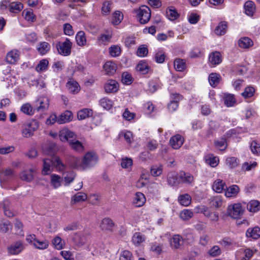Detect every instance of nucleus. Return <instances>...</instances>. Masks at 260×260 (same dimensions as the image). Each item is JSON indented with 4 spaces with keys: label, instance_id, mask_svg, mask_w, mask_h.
<instances>
[{
    "label": "nucleus",
    "instance_id": "1",
    "mask_svg": "<svg viewBox=\"0 0 260 260\" xmlns=\"http://www.w3.org/2000/svg\"><path fill=\"white\" fill-rule=\"evenodd\" d=\"M51 167H54L59 172H62L66 168V165L62 162L60 158L56 155L53 156L51 159H44L43 174L45 175L48 174Z\"/></svg>",
    "mask_w": 260,
    "mask_h": 260
},
{
    "label": "nucleus",
    "instance_id": "2",
    "mask_svg": "<svg viewBox=\"0 0 260 260\" xmlns=\"http://www.w3.org/2000/svg\"><path fill=\"white\" fill-rule=\"evenodd\" d=\"M39 127L38 121L31 119L25 122L22 125L21 134L23 137L29 138L34 135V133Z\"/></svg>",
    "mask_w": 260,
    "mask_h": 260
},
{
    "label": "nucleus",
    "instance_id": "3",
    "mask_svg": "<svg viewBox=\"0 0 260 260\" xmlns=\"http://www.w3.org/2000/svg\"><path fill=\"white\" fill-rule=\"evenodd\" d=\"M72 43L69 38H66L63 42H58L56 45L59 54L63 56H69L71 53Z\"/></svg>",
    "mask_w": 260,
    "mask_h": 260
},
{
    "label": "nucleus",
    "instance_id": "4",
    "mask_svg": "<svg viewBox=\"0 0 260 260\" xmlns=\"http://www.w3.org/2000/svg\"><path fill=\"white\" fill-rule=\"evenodd\" d=\"M82 167L83 170L94 166L98 162L96 155L92 152L87 153L82 159Z\"/></svg>",
    "mask_w": 260,
    "mask_h": 260
},
{
    "label": "nucleus",
    "instance_id": "5",
    "mask_svg": "<svg viewBox=\"0 0 260 260\" xmlns=\"http://www.w3.org/2000/svg\"><path fill=\"white\" fill-rule=\"evenodd\" d=\"M138 19L141 24H146L151 17V11L149 7L146 6H141L137 10Z\"/></svg>",
    "mask_w": 260,
    "mask_h": 260
},
{
    "label": "nucleus",
    "instance_id": "6",
    "mask_svg": "<svg viewBox=\"0 0 260 260\" xmlns=\"http://www.w3.org/2000/svg\"><path fill=\"white\" fill-rule=\"evenodd\" d=\"M244 210L241 204L237 203L229 206L228 214L234 219L240 218L243 214Z\"/></svg>",
    "mask_w": 260,
    "mask_h": 260
},
{
    "label": "nucleus",
    "instance_id": "7",
    "mask_svg": "<svg viewBox=\"0 0 260 260\" xmlns=\"http://www.w3.org/2000/svg\"><path fill=\"white\" fill-rule=\"evenodd\" d=\"M58 137L62 142L68 141L69 143L75 141L77 138L76 135L73 132L66 128L60 131Z\"/></svg>",
    "mask_w": 260,
    "mask_h": 260
},
{
    "label": "nucleus",
    "instance_id": "8",
    "mask_svg": "<svg viewBox=\"0 0 260 260\" xmlns=\"http://www.w3.org/2000/svg\"><path fill=\"white\" fill-rule=\"evenodd\" d=\"M23 243L21 241H17L7 248L8 252L12 255H17L20 253L24 249Z\"/></svg>",
    "mask_w": 260,
    "mask_h": 260
},
{
    "label": "nucleus",
    "instance_id": "9",
    "mask_svg": "<svg viewBox=\"0 0 260 260\" xmlns=\"http://www.w3.org/2000/svg\"><path fill=\"white\" fill-rule=\"evenodd\" d=\"M49 106V100L46 97H40L35 102L36 110L37 112L46 111Z\"/></svg>",
    "mask_w": 260,
    "mask_h": 260
},
{
    "label": "nucleus",
    "instance_id": "10",
    "mask_svg": "<svg viewBox=\"0 0 260 260\" xmlns=\"http://www.w3.org/2000/svg\"><path fill=\"white\" fill-rule=\"evenodd\" d=\"M104 89L106 93H115L119 89V84L115 80H108L104 84Z\"/></svg>",
    "mask_w": 260,
    "mask_h": 260
},
{
    "label": "nucleus",
    "instance_id": "11",
    "mask_svg": "<svg viewBox=\"0 0 260 260\" xmlns=\"http://www.w3.org/2000/svg\"><path fill=\"white\" fill-rule=\"evenodd\" d=\"M179 174L180 182L188 185H191L193 183L194 177L190 173L181 171Z\"/></svg>",
    "mask_w": 260,
    "mask_h": 260
},
{
    "label": "nucleus",
    "instance_id": "12",
    "mask_svg": "<svg viewBox=\"0 0 260 260\" xmlns=\"http://www.w3.org/2000/svg\"><path fill=\"white\" fill-rule=\"evenodd\" d=\"M246 236L253 240L258 239L260 237V228L257 226L248 228L246 232Z\"/></svg>",
    "mask_w": 260,
    "mask_h": 260
},
{
    "label": "nucleus",
    "instance_id": "13",
    "mask_svg": "<svg viewBox=\"0 0 260 260\" xmlns=\"http://www.w3.org/2000/svg\"><path fill=\"white\" fill-rule=\"evenodd\" d=\"M183 243V239L179 235H173L170 239V245L173 248H179Z\"/></svg>",
    "mask_w": 260,
    "mask_h": 260
},
{
    "label": "nucleus",
    "instance_id": "14",
    "mask_svg": "<svg viewBox=\"0 0 260 260\" xmlns=\"http://www.w3.org/2000/svg\"><path fill=\"white\" fill-rule=\"evenodd\" d=\"M170 143L173 148L177 149L183 144V139L181 135H176L171 138Z\"/></svg>",
    "mask_w": 260,
    "mask_h": 260
},
{
    "label": "nucleus",
    "instance_id": "15",
    "mask_svg": "<svg viewBox=\"0 0 260 260\" xmlns=\"http://www.w3.org/2000/svg\"><path fill=\"white\" fill-rule=\"evenodd\" d=\"M103 68L106 72V75L111 76L116 72L117 70V66L114 62L109 61L104 64Z\"/></svg>",
    "mask_w": 260,
    "mask_h": 260
},
{
    "label": "nucleus",
    "instance_id": "16",
    "mask_svg": "<svg viewBox=\"0 0 260 260\" xmlns=\"http://www.w3.org/2000/svg\"><path fill=\"white\" fill-rule=\"evenodd\" d=\"M100 226L102 230L112 231L114 226V223L111 219L107 217L102 220Z\"/></svg>",
    "mask_w": 260,
    "mask_h": 260
},
{
    "label": "nucleus",
    "instance_id": "17",
    "mask_svg": "<svg viewBox=\"0 0 260 260\" xmlns=\"http://www.w3.org/2000/svg\"><path fill=\"white\" fill-rule=\"evenodd\" d=\"M221 55L219 52L215 51L210 54L209 56V61L211 64H218L221 62Z\"/></svg>",
    "mask_w": 260,
    "mask_h": 260
},
{
    "label": "nucleus",
    "instance_id": "18",
    "mask_svg": "<svg viewBox=\"0 0 260 260\" xmlns=\"http://www.w3.org/2000/svg\"><path fill=\"white\" fill-rule=\"evenodd\" d=\"M167 180L169 184L172 186H177L180 182L179 174L175 172L169 173Z\"/></svg>",
    "mask_w": 260,
    "mask_h": 260
},
{
    "label": "nucleus",
    "instance_id": "19",
    "mask_svg": "<svg viewBox=\"0 0 260 260\" xmlns=\"http://www.w3.org/2000/svg\"><path fill=\"white\" fill-rule=\"evenodd\" d=\"M227 28L228 23L226 21H221L215 27L214 32L217 36H222L225 34Z\"/></svg>",
    "mask_w": 260,
    "mask_h": 260
},
{
    "label": "nucleus",
    "instance_id": "20",
    "mask_svg": "<svg viewBox=\"0 0 260 260\" xmlns=\"http://www.w3.org/2000/svg\"><path fill=\"white\" fill-rule=\"evenodd\" d=\"M72 118V113L70 111H66L59 116L57 120V122L59 124L64 123L71 121Z\"/></svg>",
    "mask_w": 260,
    "mask_h": 260
},
{
    "label": "nucleus",
    "instance_id": "21",
    "mask_svg": "<svg viewBox=\"0 0 260 260\" xmlns=\"http://www.w3.org/2000/svg\"><path fill=\"white\" fill-rule=\"evenodd\" d=\"M34 172L35 171L32 169L25 170L21 172L20 177L22 180L30 182L34 179Z\"/></svg>",
    "mask_w": 260,
    "mask_h": 260
},
{
    "label": "nucleus",
    "instance_id": "22",
    "mask_svg": "<svg viewBox=\"0 0 260 260\" xmlns=\"http://www.w3.org/2000/svg\"><path fill=\"white\" fill-rule=\"evenodd\" d=\"M19 54L17 50H12L7 53L6 60L9 63H15L19 59Z\"/></svg>",
    "mask_w": 260,
    "mask_h": 260
},
{
    "label": "nucleus",
    "instance_id": "23",
    "mask_svg": "<svg viewBox=\"0 0 260 260\" xmlns=\"http://www.w3.org/2000/svg\"><path fill=\"white\" fill-rule=\"evenodd\" d=\"M146 201L144 195L141 192H137L135 194L133 203L136 207L142 206Z\"/></svg>",
    "mask_w": 260,
    "mask_h": 260
},
{
    "label": "nucleus",
    "instance_id": "24",
    "mask_svg": "<svg viewBox=\"0 0 260 260\" xmlns=\"http://www.w3.org/2000/svg\"><path fill=\"white\" fill-rule=\"evenodd\" d=\"M87 199V196L85 193L83 192H78L76 193L71 199V204L74 205L77 203L83 202Z\"/></svg>",
    "mask_w": 260,
    "mask_h": 260
},
{
    "label": "nucleus",
    "instance_id": "25",
    "mask_svg": "<svg viewBox=\"0 0 260 260\" xmlns=\"http://www.w3.org/2000/svg\"><path fill=\"white\" fill-rule=\"evenodd\" d=\"M69 162L72 168L78 170H83L82 167V162L80 159L72 156L69 158Z\"/></svg>",
    "mask_w": 260,
    "mask_h": 260
},
{
    "label": "nucleus",
    "instance_id": "26",
    "mask_svg": "<svg viewBox=\"0 0 260 260\" xmlns=\"http://www.w3.org/2000/svg\"><path fill=\"white\" fill-rule=\"evenodd\" d=\"M77 44L80 46H84L86 44L85 33L83 31H79L76 36Z\"/></svg>",
    "mask_w": 260,
    "mask_h": 260
},
{
    "label": "nucleus",
    "instance_id": "27",
    "mask_svg": "<svg viewBox=\"0 0 260 260\" xmlns=\"http://www.w3.org/2000/svg\"><path fill=\"white\" fill-rule=\"evenodd\" d=\"M92 114V111L90 109L84 108L78 111L77 117L79 120H83L91 116Z\"/></svg>",
    "mask_w": 260,
    "mask_h": 260
},
{
    "label": "nucleus",
    "instance_id": "28",
    "mask_svg": "<svg viewBox=\"0 0 260 260\" xmlns=\"http://www.w3.org/2000/svg\"><path fill=\"white\" fill-rule=\"evenodd\" d=\"M225 183L220 179L215 181L212 185V189L217 193H220L224 189Z\"/></svg>",
    "mask_w": 260,
    "mask_h": 260
},
{
    "label": "nucleus",
    "instance_id": "29",
    "mask_svg": "<svg viewBox=\"0 0 260 260\" xmlns=\"http://www.w3.org/2000/svg\"><path fill=\"white\" fill-rule=\"evenodd\" d=\"M239 191V188L237 185H233L226 189L225 195L226 197H235Z\"/></svg>",
    "mask_w": 260,
    "mask_h": 260
},
{
    "label": "nucleus",
    "instance_id": "30",
    "mask_svg": "<svg viewBox=\"0 0 260 260\" xmlns=\"http://www.w3.org/2000/svg\"><path fill=\"white\" fill-rule=\"evenodd\" d=\"M238 44L241 48L246 49L253 45V42L250 38L244 37L239 40Z\"/></svg>",
    "mask_w": 260,
    "mask_h": 260
},
{
    "label": "nucleus",
    "instance_id": "31",
    "mask_svg": "<svg viewBox=\"0 0 260 260\" xmlns=\"http://www.w3.org/2000/svg\"><path fill=\"white\" fill-rule=\"evenodd\" d=\"M166 16L170 20H174L177 19L179 15L176 10L173 7H171L166 10Z\"/></svg>",
    "mask_w": 260,
    "mask_h": 260
},
{
    "label": "nucleus",
    "instance_id": "32",
    "mask_svg": "<svg viewBox=\"0 0 260 260\" xmlns=\"http://www.w3.org/2000/svg\"><path fill=\"white\" fill-rule=\"evenodd\" d=\"M223 201L221 196H218L211 198L210 200V204L211 207L218 208L221 207Z\"/></svg>",
    "mask_w": 260,
    "mask_h": 260
},
{
    "label": "nucleus",
    "instance_id": "33",
    "mask_svg": "<svg viewBox=\"0 0 260 260\" xmlns=\"http://www.w3.org/2000/svg\"><path fill=\"white\" fill-rule=\"evenodd\" d=\"M50 48V46L47 42H43L40 43L37 47V50L41 55H44L47 53Z\"/></svg>",
    "mask_w": 260,
    "mask_h": 260
},
{
    "label": "nucleus",
    "instance_id": "34",
    "mask_svg": "<svg viewBox=\"0 0 260 260\" xmlns=\"http://www.w3.org/2000/svg\"><path fill=\"white\" fill-rule=\"evenodd\" d=\"M247 208L251 212H257L260 209L259 202L257 200L251 201L247 204Z\"/></svg>",
    "mask_w": 260,
    "mask_h": 260
},
{
    "label": "nucleus",
    "instance_id": "35",
    "mask_svg": "<svg viewBox=\"0 0 260 260\" xmlns=\"http://www.w3.org/2000/svg\"><path fill=\"white\" fill-rule=\"evenodd\" d=\"M220 76L217 73H211L209 76V82L212 87L216 86L219 83Z\"/></svg>",
    "mask_w": 260,
    "mask_h": 260
},
{
    "label": "nucleus",
    "instance_id": "36",
    "mask_svg": "<svg viewBox=\"0 0 260 260\" xmlns=\"http://www.w3.org/2000/svg\"><path fill=\"white\" fill-rule=\"evenodd\" d=\"M244 9L246 14L248 16H252L255 10V5L252 1H247L245 3Z\"/></svg>",
    "mask_w": 260,
    "mask_h": 260
},
{
    "label": "nucleus",
    "instance_id": "37",
    "mask_svg": "<svg viewBox=\"0 0 260 260\" xmlns=\"http://www.w3.org/2000/svg\"><path fill=\"white\" fill-rule=\"evenodd\" d=\"M174 66L177 71L182 72L186 67L185 62L183 59H176L174 62Z\"/></svg>",
    "mask_w": 260,
    "mask_h": 260
},
{
    "label": "nucleus",
    "instance_id": "38",
    "mask_svg": "<svg viewBox=\"0 0 260 260\" xmlns=\"http://www.w3.org/2000/svg\"><path fill=\"white\" fill-rule=\"evenodd\" d=\"M9 8L10 12L17 13L23 9V5L21 3H12L9 4Z\"/></svg>",
    "mask_w": 260,
    "mask_h": 260
},
{
    "label": "nucleus",
    "instance_id": "39",
    "mask_svg": "<svg viewBox=\"0 0 260 260\" xmlns=\"http://www.w3.org/2000/svg\"><path fill=\"white\" fill-rule=\"evenodd\" d=\"M36 109H34L30 104L26 103L21 107V111L24 114L28 115H32L34 114Z\"/></svg>",
    "mask_w": 260,
    "mask_h": 260
},
{
    "label": "nucleus",
    "instance_id": "40",
    "mask_svg": "<svg viewBox=\"0 0 260 260\" xmlns=\"http://www.w3.org/2000/svg\"><path fill=\"white\" fill-rule=\"evenodd\" d=\"M10 202L8 200H5L3 202V210L5 215L10 218L14 216V213L10 208Z\"/></svg>",
    "mask_w": 260,
    "mask_h": 260
},
{
    "label": "nucleus",
    "instance_id": "41",
    "mask_svg": "<svg viewBox=\"0 0 260 260\" xmlns=\"http://www.w3.org/2000/svg\"><path fill=\"white\" fill-rule=\"evenodd\" d=\"M178 201L181 205L184 206H187L189 205L191 202V197L187 193L182 194L178 197Z\"/></svg>",
    "mask_w": 260,
    "mask_h": 260
},
{
    "label": "nucleus",
    "instance_id": "42",
    "mask_svg": "<svg viewBox=\"0 0 260 260\" xmlns=\"http://www.w3.org/2000/svg\"><path fill=\"white\" fill-rule=\"evenodd\" d=\"M51 178V185L54 188H57L60 186L61 178L59 176L55 174H52Z\"/></svg>",
    "mask_w": 260,
    "mask_h": 260
},
{
    "label": "nucleus",
    "instance_id": "43",
    "mask_svg": "<svg viewBox=\"0 0 260 260\" xmlns=\"http://www.w3.org/2000/svg\"><path fill=\"white\" fill-rule=\"evenodd\" d=\"M69 144L71 147L76 151L81 152L83 150L84 147L82 144L76 139Z\"/></svg>",
    "mask_w": 260,
    "mask_h": 260
},
{
    "label": "nucleus",
    "instance_id": "44",
    "mask_svg": "<svg viewBox=\"0 0 260 260\" xmlns=\"http://www.w3.org/2000/svg\"><path fill=\"white\" fill-rule=\"evenodd\" d=\"M67 87L70 90V92L77 93L79 91L78 84L74 81H69L67 83Z\"/></svg>",
    "mask_w": 260,
    "mask_h": 260
},
{
    "label": "nucleus",
    "instance_id": "45",
    "mask_svg": "<svg viewBox=\"0 0 260 260\" xmlns=\"http://www.w3.org/2000/svg\"><path fill=\"white\" fill-rule=\"evenodd\" d=\"M120 260H135L131 252L128 250H123L120 255Z\"/></svg>",
    "mask_w": 260,
    "mask_h": 260
},
{
    "label": "nucleus",
    "instance_id": "46",
    "mask_svg": "<svg viewBox=\"0 0 260 260\" xmlns=\"http://www.w3.org/2000/svg\"><path fill=\"white\" fill-rule=\"evenodd\" d=\"M218 158L213 156L212 154H209L206 159L207 163L212 167H216L218 165Z\"/></svg>",
    "mask_w": 260,
    "mask_h": 260
},
{
    "label": "nucleus",
    "instance_id": "47",
    "mask_svg": "<svg viewBox=\"0 0 260 260\" xmlns=\"http://www.w3.org/2000/svg\"><path fill=\"white\" fill-rule=\"evenodd\" d=\"M239 160L237 158L235 157H230L226 159V164L230 168H234L238 165Z\"/></svg>",
    "mask_w": 260,
    "mask_h": 260
},
{
    "label": "nucleus",
    "instance_id": "48",
    "mask_svg": "<svg viewBox=\"0 0 260 260\" xmlns=\"http://www.w3.org/2000/svg\"><path fill=\"white\" fill-rule=\"evenodd\" d=\"M75 176L76 174L75 172L73 171L67 173L66 175L64 177L65 185H69L71 182H72L75 179Z\"/></svg>",
    "mask_w": 260,
    "mask_h": 260
},
{
    "label": "nucleus",
    "instance_id": "49",
    "mask_svg": "<svg viewBox=\"0 0 260 260\" xmlns=\"http://www.w3.org/2000/svg\"><path fill=\"white\" fill-rule=\"evenodd\" d=\"M137 70L145 74L148 72L149 67L146 62L141 61L138 64Z\"/></svg>",
    "mask_w": 260,
    "mask_h": 260
},
{
    "label": "nucleus",
    "instance_id": "50",
    "mask_svg": "<svg viewBox=\"0 0 260 260\" xmlns=\"http://www.w3.org/2000/svg\"><path fill=\"white\" fill-rule=\"evenodd\" d=\"M255 92V89L251 86H248L245 88L244 91L242 93V95L244 98H249L252 97Z\"/></svg>",
    "mask_w": 260,
    "mask_h": 260
},
{
    "label": "nucleus",
    "instance_id": "51",
    "mask_svg": "<svg viewBox=\"0 0 260 260\" xmlns=\"http://www.w3.org/2000/svg\"><path fill=\"white\" fill-rule=\"evenodd\" d=\"M49 62L47 59L41 60L37 66L36 69L38 72H41L47 69Z\"/></svg>",
    "mask_w": 260,
    "mask_h": 260
},
{
    "label": "nucleus",
    "instance_id": "52",
    "mask_svg": "<svg viewBox=\"0 0 260 260\" xmlns=\"http://www.w3.org/2000/svg\"><path fill=\"white\" fill-rule=\"evenodd\" d=\"M100 105L106 109H110L112 107V101L107 98L101 99Z\"/></svg>",
    "mask_w": 260,
    "mask_h": 260
},
{
    "label": "nucleus",
    "instance_id": "53",
    "mask_svg": "<svg viewBox=\"0 0 260 260\" xmlns=\"http://www.w3.org/2000/svg\"><path fill=\"white\" fill-rule=\"evenodd\" d=\"M192 216V212L188 209H185L183 210L181 212L180 215V218L184 220H188L189 219L191 218Z\"/></svg>",
    "mask_w": 260,
    "mask_h": 260
},
{
    "label": "nucleus",
    "instance_id": "54",
    "mask_svg": "<svg viewBox=\"0 0 260 260\" xmlns=\"http://www.w3.org/2000/svg\"><path fill=\"white\" fill-rule=\"evenodd\" d=\"M109 52L112 56L116 57L120 55L121 49L120 47L117 45H113L109 48Z\"/></svg>",
    "mask_w": 260,
    "mask_h": 260
},
{
    "label": "nucleus",
    "instance_id": "55",
    "mask_svg": "<svg viewBox=\"0 0 260 260\" xmlns=\"http://www.w3.org/2000/svg\"><path fill=\"white\" fill-rule=\"evenodd\" d=\"M162 172V166H153L152 167L150 173L151 175L153 176H159Z\"/></svg>",
    "mask_w": 260,
    "mask_h": 260
},
{
    "label": "nucleus",
    "instance_id": "56",
    "mask_svg": "<svg viewBox=\"0 0 260 260\" xmlns=\"http://www.w3.org/2000/svg\"><path fill=\"white\" fill-rule=\"evenodd\" d=\"M123 19V15L120 11H116L113 14L112 22L114 24H118Z\"/></svg>",
    "mask_w": 260,
    "mask_h": 260
},
{
    "label": "nucleus",
    "instance_id": "57",
    "mask_svg": "<svg viewBox=\"0 0 260 260\" xmlns=\"http://www.w3.org/2000/svg\"><path fill=\"white\" fill-rule=\"evenodd\" d=\"M121 81L123 83L129 85L132 82V77L131 75L127 72H124L122 74Z\"/></svg>",
    "mask_w": 260,
    "mask_h": 260
},
{
    "label": "nucleus",
    "instance_id": "58",
    "mask_svg": "<svg viewBox=\"0 0 260 260\" xmlns=\"http://www.w3.org/2000/svg\"><path fill=\"white\" fill-rule=\"evenodd\" d=\"M235 103V99L232 94H227L224 97V103L228 107L232 106Z\"/></svg>",
    "mask_w": 260,
    "mask_h": 260
},
{
    "label": "nucleus",
    "instance_id": "59",
    "mask_svg": "<svg viewBox=\"0 0 260 260\" xmlns=\"http://www.w3.org/2000/svg\"><path fill=\"white\" fill-rule=\"evenodd\" d=\"M14 150L15 147L13 146L0 147V154L2 155L8 154L11 152H13Z\"/></svg>",
    "mask_w": 260,
    "mask_h": 260
},
{
    "label": "nucleus",
    "instance_id": "60",
    "mask_svg": "<svg viewBox=\"0 0 260 260\" xmlns=\"http://www.w3.org/2000/svg\"><path fill=\"white\" fill-rule=\"evenodd\" d=\"M36 244L34 243V247L39 249H45L48 246V243L47 241H40L37 239Z\"/></svg>",
    "mask_w": 260,
    "mask_h": 260
},
{
    "label": "nucleus",
    "instance_id": "61",
    "mask_svg": "<svg viewBox=\"0 0 260 260\" xmlns=\"http://www.w3.org/2000/svg\"><path fill=\"white\" fill-rule=\"evenodd\" d=\"M144 240L143 237L140 233H136L132 238L133 242L135 245H139Z\"/></svg>",
    "mask_w": 260,
    "mask_h": 260
},
{
    "label": "nucleus",
    "instance_id": "62",
    "mask_svg": "<svg viewBox=\"0 0 260 260\" xmlns=\"http://www.w3.org/2000/svg\"><path fill=\"white\" fill-rule=\"evenodd\" d=\"M63 31L64 34L68 36H72L74 33L72 26L68 23L63 25Z\"/></svg>",
    "mask_w": 260,
    "mask_h": 260
},
{
    "label": "nucleus",
    "instance_id": "63",
    "mask_svg": "<svg viewBox=\"0 0 260 260\" xmlns=\"http://www.w3.org/2000/svg\"><path fill=\"white\" fill-rule=\"evenodd\" d=\"M166 55L162 51H159L155 54V59L158 63H162L165 59Z\"/></svg>",
    "mask_w": 260,
    "mask_h": 260
},
{
    "label": "nucleus",
    "instance_id": "64",
    "mask_svg": "<svg viewBox=\"0 0 260 260\" xmlns=\"http://www.w3.org/2000/svg\"><path fill=\"white\" fill-rule=\"evenodd\" d=\"M251 150L253 154L260 153V144L256 141H253L250 145Z\"/></svg>",
    "mask_w": 260,
    "mask_h": 260
}]
</instances>
